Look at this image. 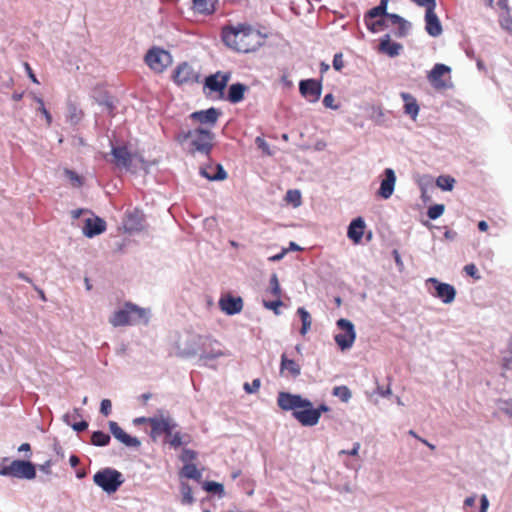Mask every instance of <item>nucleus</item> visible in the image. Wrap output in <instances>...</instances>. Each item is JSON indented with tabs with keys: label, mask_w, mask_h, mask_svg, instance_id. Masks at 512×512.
Returning <instances> with one entry per match:
<instances>
[{
	"label": "nucleus",
	"mask_w": 512,
	"mask_h": 512,
	"mask_svg": "<svg viewBox=\"0 0 512 512\" xmlns=\"http://www.w3.org/2000/svg\"><path fill=\"white\" fill-rule=\"evenodd\" d=\"M389 0H380V4L367 12L365 24L371 32L391 30V32H406L411 24L397 14L386 12Z\"/></svg>",
	"instance_id": "1"
},
{
	"label": "nucleus",
	"mask_w": 512,
	"mask_h": 512,
	"mask_svg": "<svg viewBox=\"0 0 512 512\" xmlns=\"http://www.w3.org/2000/svg\"><path fill=\"white\" fill-rule=\"evenodd\" d=\"M224 44L239 53H250L261 47L267 34H221Z\"/></svg>",
	"instance_id": "2"
},
{
	"label": "nucleus",
	"mask_w": 512,
	"mask_h": 512,
	"mask_svg": "<svg viewBox=\"0 0 512 512\" xmlns=\"http://www.w3.org/2000/svg\"><path fill=\"white\" fill-rule=\"evenodd\" d=\"M141 321L147 323L146 311L130 302L116 310L109 319L110 324L114 327L135 325Z\"/></svg>",
	"instance_id": "3"
},
{
	"label": "nucleus",
	"mask_w": 512,
	"mask_h": 512,
	"mask_svg": "<svg viewBox=\"0 0 512 512\" xmlns=\"http://www.w3.org/2000/svg\"><path fill=\"white\" fill-rule=\"evenodd\" d=\"M93 482L107 494H113L123 484L124 478L118 470L107 467L94 474Z\"/></svg>",
	"instance_id": "4"
},
{
	"label": "nucleus",
	"mask_w": 512,
	"mask_h": 512,
	"mask_svg": "<svg viewBox=\"0 0 512 512\" xmlns=\"http://www.w3.org/2000/svg\"><path fill=\"white\" fill-rule=\"evenodd\" d=\"M0 475L31 480L36 477V469L32 462L13 460L9 465L0 467Z\"/></svg>",
	"instance_id": "5"
},
{
	"label": "nucleus",
	"mask_w": 512,
	"mask_h": 512,
	"mask_svg": "<svg viewBox=\"0 0 512 512\" xmlns=\"http://www.w3.org/2000/svg\"><path fill=\"white\" fill-rule=\"evenodd\" d=\"M147 423L151 426V437L157 439L160 435L165 434L166 437L172 435V431L178 427L176 421L169 415L159 413L147 419Z\"/></svg>",
	"instance_id": "6"
},
{
	"label": "nucleus",
	"mask_w": 512,
	"mask_h": 512,
	"mask_svg": "<svg viewBox=\"0 0 512 512\" xmlns=\"http://www.w3.org/2000/svg\"><path fill=\"white\" fill-rule=\"evenodd\" d=\"M144 59L147 66L155 73H162L172 63L170 53L159 47L150 48Z\"/></svg>",
	"instance_id": "7"
},
{
	"label": "nucleus",
	"mask_w": 512,
	"mask_h": 512,
	"mask_svg": "<svg viewBox=\"0 0 512 512\" xmlns=\"http://www.w3.org/2000/svg\"><path fill=\"white\" fill-rule=\"evenodd\" d=\"M336 325L341 332L334 336L335 342L342 351L350 349L356 339L354 324L348 319L341 318Z\"/></svg>",
	"instance_id": "8"
},
{
	"label": "nucleus",
	"mask_w": 512,
	"mask_h": 512,
	"mask_svg": "<svg viewBox=\"0 0 512 512\" xmlns=\"http://www.w3.org/2000/svg\"><path fill=\"white\" fill-rule=\"evenodd\" d=\"M228 356V353L222 348L221 343L211 336H204L202 347L199 353V360L208 365L210 361L220 357Z\"/></svg>",
	"instance_id": "9"
},
{
	"label": "nucleus",
	"mask_w": 512,
	"mask_h": 512,
	"mask_svg": "<svg viewBox=\"0 0 512 512\" xmlns=\"http://www.w3.org/2000/svg\"><path fill=\"white\" fill-rule=\"evenodd\" d=\"M204 336L187 333L183 341L176 345V353L180 357H193L200 353Z\"/></svg>",
	"instance_id": "10"
},
{
	"label": "nucleus",
	"mask_w": 512,
	"mask_h": 512,
	"mask_svg": "<svg viewBox=\"0 0 512 512\" xmlns=\"http://www.w3.org/2000/svg\"><path fill=\"white\" fill-rule=\"evenodd\" d=\"M213 134L206 129L197 128L192 130L191 147L194 152L209 154L212 149Z\"/></svg>",
	"instance_id": "11"
},
{
	"label": "nucleus",
	"mask_w": 512,
	"mask_h": 512,
	"mask_svg": "<svg viewBox=\"0 0 512 512\" xmlns=\"http://www.w3.org/2000/svg\"><path fill=\"white\" fill-rule=\"evenodd\" d=\"M278 406L285 411H298L302 406H311V401L298 394L279 392L277 397Z\"/></svg>",
	"instance_id": "12"
},
{
	"label": "nucleus",
	"mask_w": 512,
	"mask_h": 512,
	"mask_svg": "<svg viewBox=\"0 0 512 512\" xmlns=\"http://www.w3.org/2000/svg\"><path fill=\"white\" fill-rule=\"evenodd\" d=\"M426 283L434 285L435 293L433 296L439 298L444 304H450L455 300L456 289L453 285L440 282L437 278H428Z\"/></svg>",
	"instance_id": "13"
},
{
	"label": "nucleus",
	"mask_w": 512,
	"mask_h": 512,
	"mask_svg": "<svg viewBox=\"0 0 512 512\" xmlns=\"http://www.w3.org/2000/svg\"><path fill=\"white\" fill-rule=\"evenodd\" d=\"M299 91L309 102L315 103L320 99L322 84L314 79L301 80L299 83Z\"/></svg>",
	"instance_id": "14"
},
{
	"label": "nucleus",
	"mask_w": 512,
	"mask_h": 512,
	"mask_svg": "<svg viewBox=\"0 0 512 512\" xmlns=\"http://www.w3.org/2000/svg\"><path fill=\"white\" fill-rule=\"evenodd\" d=\"M173 79L178 85L192 84L198 82L199 75L191 65L183 62L175 69Z\"/></svg>",
	"instance_id": "15"
},
{
	"label": "nucleus",
	"mask_w": 512,
	"mask_h": 512,
	"mask_svg": "<svg viewBox=\"0 0 512 512\" xmlns=\"http://www.w3.org/2000/svg\"><path fill=\"white\" fill-rule=\"evenodd\" d=\"M293 416L303 426H314L319 422L320 409L313 408L312 404L311 406H302L298 411L293 412Z\"/></svg>",
	"instance_id": "16"
},
{
	"label": "nucleus",
	"mask_w": 512,
	"mask_h": 512,
	"mask_svg": "<svg viewBox=\"0 0 512 512\" xmlns=\"http://www.w3.org/2000/svg\"><path fill=\"white\" fill-rule=\"evenodd\" d=\"M230 78H231V73H229V72L222 73V72L218 71L217 73L206 77L204 86H205V88H208L212 92H219L222 96L223 91L226 88Z\"/></svg>",
	"instance_id": "17"
},
{
	"label": "nucleus",
	"mask_w": 512,
	"mask_h": 512,
	"mask_svg": "<svg viewBox=\"0 0 512 512\" xmlns=\"http://www.w3.org/2000/svg\"><path fill=\"white\" fill-rule=\"evenodd\" d=\"M111 434L126 447L138 448L141 442L138 438L128 435L115 421L109 422Z\"/></svg>",
	"instance_id": "18"
},
{
	"label": "nucleus",
	"mask_w": 512,
	"mask_h": 512,
	"mask_svg": "<svg viewBox=\"0 0 512 512\" xmlns=\"http://www.w3.org/2000/svg\"><path fill=\"white\" fill-rule=\"evenodd\" d=\"M384 176L385 178L381 181L377 194L383 199H389L395 189L396 175L393 169L386 168L384 170Z\"/></svg>",
	"instance_id": "19"
},
{
	"label": "nucleus",
	"mask_w": 512,
	"mask_h": 512,
	"mask_svg": "<svg viewBox=\"0 0 512 512\" xmlns=\"http://www.w3.org/2000/svg\"><path fill=\"white\" fill-rule=\"evenodd\" d=\"M106 230V222L100 217H89L85 219L82 228L83 234L88 238H93Z\"/></svg>",
	"instance_id": "20"
},
{
	"label": "nucleus",
	"mask_w": 512,
	"mask_h": 512,
	"mask_svg": "<svg viewBox=\"0 0 512 512\" xmlns=\"http://www.w3.org/2000/svg\"><path fill=\"white\" fill-rule=\"evenodd\" d=\"M450 72V68L444 64H436L428 75V80L435 89H444L448 84L442 77Z\"/></svg>",
	"instance_id": "21"
},
{
	"label": "nucleus",
	"mask_w": 512,
	"mask_h": 512,
	"mask_svg": "<svg viewBox=\"0 0 512 512\" xmlns=\"http://www.w3.org/2000/svg\"><path fill=\"white\" fill-rule=\"evenodd\" d=\"M220 309L227 315H235L242 311L243 301L241 297L226 296L219 300Z\"/></svg>",
	"instance_id": "22"
},
{
	"label": "nucleus",
	"mask_w": 512,
	"mask_h": 512,
	"mask_svg": "<svg viewBox=\"0 0 512 512\" xmlns=\"http://www.w3.org/2000/svg\"><path fill=\"white\" fill-rule=\"evenodd\" d=\"M111 155L113 163L118 167L129 168L132 164V155L126 146H113Z\"/></svg>",
	"instance_id": "23"
},
{
	"label": "nucleus",
	"mask_w": 512,
	"mask_h": 512,
	"mask_svg": "<svg viewBox=\"0 0 512 512\" xmlns=\"http://www.w3.org/2000/svg\"><path fill=\"white\" fill-rule=\"evenodd\" d=\"M220 115L221 112L218 109L211 107L207 110L195 111L190 115V117L202 124L214 126Z\"/></svg>",
	"instance_id": "24"
},
{
	"label": "nucleus",
	"mask_w": 512,
	"mask_h": 512,
	"mask_svg": "<svg viewBox=\"0 0 512 512\" xmlns=\"http://www.w3.org/2000/svg\"><path fill=\"white\" fill-rule=\"evenodd\" d=\"M366 224L362 217L353 219L347 230V237L352 240L355 244L360 243L364 235Z\"/></svg>",
	"instance_id": "25"
},
{
	"label": "nucleus",
	"mask_w": 512,
	"mask_h": 512,
	"mask_svg": "<svg viewBox=\"0 0 512 512\" xmlns=\"http://www.w3.org/2000/svg\"><path fill=\"white\" fill-rule=\"evenodd\" d=\"M402 50L403 46L400 43L392 41L389 38V34H386L379 44V51L391 58L400 55Z\"/></svg>",
	"instance_id": "26"
},
{
	"label": "nucleus",
	"mask_w": 512,
	"mask_h": 512,
	"mask_svg": "<svg viewBox=\"0 0 512 512\" xmlns=\"http://www.w3.org/2000/svg\"><path fill=\"white\" fill-rule=\"evenodd\" d=\"M200 174L211 181H222L227 178V173L221 164L202 167L200 169Z\"/></svg>",
	"instance_id": "27"
},
{
	"label": "nucleus",
	"mask_w": 512,
	"mask_h": 512,
	"mask_svg": "<svg viewBox=\"0 0 512 512\" xmlns=\"http://www.w3.org/2000/svg\"><path fill=\"white\" fill-rule=\"evenodd\" d=\"M285 372L292 378H297L301 374V366L293 359H289L286 353H283L281 355L280 373L284 375Z\"/></svg>",
	"instance_id": "28"
},
{
	"label": "nucleus",
	"mask_w": 512,
	"mask_h": 512,
	"mask_svg": "<svg viewBox=\"0 0 512 512\" xmlns=\"http://www.w3.org/2000/svg\"><path fill=\"white\" fill-rule=\"evenodd\" d=\"M400 96L404 101V112L407 115H409L413 120H416L420 108L415 97L407 92H402Z\"/></svg>",
	"instance_id": "29"
},
{
	"label": "nucleus",
	"mask_w": 512,
	"mask_h": 512,
	"mask_svg": "<svg viewBox=\"0 0 512 512\" xmlns=\"http://www.w3.org/2000/svg\"><path fill=\"white\" fill-rule=\"evenodd\" d=\"M248 87L242 83H234L230 85L227 100L232 104H237L244 99V94Z\"/></svg>",
	"instance_id": "30"
},
{
	"label": "nucleus",
	"mask_w": 512,
	"mask_h": 512,
	"mask_svg": "<svg viewBox=\"0 0 512 512\" xmlns=\"http://www.w3.org/2000/svg\"><path fill=\"white\" fill-rule=\"evenodd\" d=\"M218 0H192L193 10L199 14L211 15L216 10Z\"/></svg>",
	"instance_id": "31"
},
{
	"label": "nucleus",
	"mask_w": 512,
	"mask_h": 512,
	"mask_svg": "<svg viewBox=\"0 0 512 512\" xmlns=\"http://www.w3.org/2000/svg\"><path fill=\"white\" fill-rule=\"evenodd\" d=\"M425 29L426 32H441L442 27L440 21L434 12V8L426 9L425 13Z\"/></svg>",
	"instance_id": "32"
},
{
	"label": "nucleus",
	"mask_w": 512,
	"mask_h": 512,
	"mask_svg": "<svg viewBox=\"0 0 512 512\" xmlns=\"http://www.w3.org/2000/svg\"><path fill=\"white\" fill-rule=\"evenodd\" d=\"M77 417H80V413H79V409L75 408L73 410L72 414L67 413L63 416V421L67 425L71 426L73 428V430H75L77 432H82L88 428V423L84 420L80 421V422L72 423L71 419H76Z\"/></svg>",
	"instance_id": "33"
},
{
	"label": "nucleus",
	"mask_w": 512,
	"mask_h": 512,
	"mask_svg": "<svg viewBox=\"0 0 512 512\" xmlns=\"http://www.w3.org/2000/svg\"><path fill=\"white\" fill-rule=\"evenodd\" d=\"M297 314L299 315L301 322H302L300 334L304 336L307 334V332L311 328L312 318H311L310 313L304 307H299L297 310Z\"/></svg>",
	"instance_id": "34"
},
{
	"label": "nucleus",
	"mask_w": 512,
	"mask_h": 512,
	"mask_svg": "<svg viewBox=\"0 0 512 512\" xmlns=\"http://www.w3.org/2000/svg\"><path fill=\"white\" fill-rule=\"evenodd\" d=\"M181 475L188 479L200 480L202 473L197 469L195 464H185L181 470Z\"/></svg>",
	"instance_id": "35"
},
{
	"label": "nucleus",
	"mask_w": 512,
	"mask_h": 512,
	"mask_svg": "<svg viewBox=\"0 0 512 512\" xmlns=\"http://www.w3.org/2000/svg\"><path fill=\"white\" fill-rule=\"evenodd\" d=\"M165 443L169 444V446L174 449H177L182 445H187V441H185V436H183V434L178 431H172V435L166 437Z\"/></svg>",
	"instance_id": "36"
},
{
	"label": "nucleus",
	"mask_w": 512,
	"mask_h": 512,
	"mask_svg": "<svg viewBox=\"0 0 512 512\" xmlns=\"http://www.w3.org/2000/svg\"><path fill=\"white\" fill-rule=\"evenodd\" d=\"M456 180L449 175H441L436 179V185L443 191H452Z\"/></svg>",
	"instance_id": "37"
},
{
	"label": "nucleus",
	"mask_w": 512,
	"mask_h": 512,
	"mask_svg": "<svg viewBox=\"0 0 512 512\" xmlns=\"http://www.w3.org/2000/svg\"><path fill=\"white\" fill-rule=\"evenodd\" d=\"M259 32L253 26L247 23H239L237 26L225 25L222 27L221 32Z\"/></svg>",
	"instance_id": "38"
},
{
	"label": "nucleus",
	"mask_w": 512,
	"mask_h": 512,
	"mask_svg": "<svg viewBox=\"0 0 512 512\" xmlns=\"http://www.w3.org/2000/svg\"><path fill=\"white\" fill-rule=\"evenodd\" d=\"M83 117V113L80 109L77 108L75 104L70 103L68 105V114H67V120L73 124H78Z\"/></svg>",
	"instance_id": "39"
},
{
	"label": "nucleus",
	"mask_w": 512,
	"mask_h": 512,
	"mask_svg": "<svg viewBox=\"0 0 512 512\" xmlns=\"http://www.w3.org/2000/svg\"><path fill=\"white\" fill-rule=\"evenodd\" d=\"M110 436L102 431H95L91 436V443L98 447L107 446L110 442Z\"/></svg>",
	"instance_id": "40"
},
{
	"label": "nucleus",
	"mask_w": 512,
	"mask_h": 512,
	"mask_svg": "<svg viewBox=\"0 0 512 512\" xmlns=\"http://www.w3.org/2000/svg\"><path fill=\"white\" fill-rule=\"evenodd\" d=\"M332 394L345 403H347L352 397L350 389L345 385L334 387Z\"/></svg>",
	"instance_id": "41"
},
{
	"label": "nucleus",
	"mask_w": 512,
	"mask_h": 512,
	"mask_svg": "<svg viewBox=\"0 0 512 512\" xmlns=\"http://www.w3.org/2000/svg\"><path fill=\"white\" fill-rule=\"evenodd\" d=\"M181 494H182V503L185 505H191L194 502V498L192 495V488L187 483H181Z\"/></svg>",
	"instance_id": "42"
},
{
	"label": "nucleus",
	"mask_w": 512,
	"mask_h": 512,
	"mask_svg": "<svg viewBox=\"0 0 512 512\" xmlns=\"http://www.w3.org/2000/svg\"><path fill=\"white\" fill-rule=\"evenodd\" d=\"M500 11V14H499V18H500V24L502 26L503 29L507 30V31H511L512 30V18L509 14V7L507 6V11H503V10H499Z\"/></svg>",
	"instance_id": "43"
},
{
	"label": "nucleus",
	"mask_w": 512,
	"mask_h": 512,
	"mask_svg": "<svg viewBox=\"0 0 512 512\" xmlns=\"http://www.w3.org/2000/svg\"><path fill=\"white\" fill-rule=\"evenodd\" d=\"M270 291L276 298H281V287L276 274H272L269 280Z\"/></svg>",
	"instance_id": "44"
},
{
	"label": "nucleus",
	"mask_w": 512,
	"mask_h": 512,
	"mask_svg": "<svg viewBox=\"0 0 512 512\" xmlns=\"http://www.w3.org/2000/svg\"><path fill=\"white\" fill-rule=\"evenodd\" d=\"M497 404L501 412L512 417V399H499Z\"/></svg>",
	"instance_id": "45"
},
{
	"label": "nucleus",
	"mask_w": 512,
	"mask_h": 512,
	"mask_svg": "<svg viewBox=\"0 0 512 512\" xmlns=\"http://www.w3.org/2000/svg\"><path fill=\"white\" fill-rule=\"evenodd\" d=\"M444 212V205L435 204L428 208L427 215L430 219L435 220L439 218Z\"/></svg>",
	"instance_id": "46"
},
{
	"label": "nucleus",
	"mask_w": 512,
	"mask_h": 512,
	"mask_svg": "<svg viewBox=\"0 0 512 512\" xmlns=\"http://www.w3.org/2000/svg\"><path fill=\"white\" fill-rule=\"evenodd\" d=\"M197 458V452L192 449L185 448L182 450L180 460L185 464H191Z\"/></svg>",
	"instance_id": "47"
},
{
	"label": "nucleus",
	"mask_w": 512,
	"mask_h": 512,
	"mask_svg": "<svg viewBox=\"0 0 512 512\" xmlns=\"http://www.w3.org/2000/svg\"><path fill=\"white\" fill-rule=\"evenodd\" d=\"M203 488L207 492H212V493L222 494L224 492L223 485L220 483L214 482V481L205 482Z\"/></svg>",
	"instance_id": "48"
},
{
	"label": "nucleus",
	"mask_w": 512,
	"mask_h": 512,
	"mask_svg": "<svg viewBox=\"0 0 512 512\" xmlns=\"http://www.w3.org/2000/svg\"><path fill=\"white\" fill-rule=\"evenodd\" d=\"M286 200L298 207L301 204V194L298 190H289L286 194Z\"/></svg>",
	"instance_id": "49"
},
{
	"label": "nucleus",
	"mask_w": 512,
	"mask_h": 512,
	"mask_svg": "<svg viewBox=\"0 0 512 512\" xmlns=\"http://www.w3.org/2000/svg\"><path fill=\"white\" fill-rule=\"evenodd\" d=\"M283 302L280 298H276L274 301H263V305L265 308L269 310H273L276 315L280 314L279 307L282 306Z\"/></svg>",
	"instance_id": "50"
},
{
	"label": "nucleus",
	"mask_w": 512,
	"mask_h": 512,
	"mask_svg": "<svg viewBox=\"0 0 512 512\" xmlns=\"http://www.w3.org/2000/svg\"><path fill=\"white\" fill-rule=\"evenodd\" d=\"M260 385H261V381H260V379L257 378V379H254L251 384L247 383V382L244 383L243 388H244L245 392H247L248 394H252V393H256L259 390Z\"/></svg>",
	"instance_id": "51"
},
{
	"label": "nucleus",
	"mask_w": 512,
	"mask_h": 512,
	"mask_svg": "<svg viewBox=\"0 0 512 512\" xmlns=\"http://www.w3.org/2000/svg\"><path fill=\"white\" fill-rule=\"evenodd\" d=\"M323 105L326 107V108H330L332 110H338L339 109V105L338 104H335V98L333 96V94L329 93V94H326L323 98Z\"/></svg>",
	"instance_id": "52"
},
{
	"label": "nucleus",
	"mask_w": 512,
	"mask_h": 512,
	"mask_svg": "<svg viewBox=\"0 0 512 512\" xmlns=\"http://www.w3.org/2000/svg\"><path fill=\"white\" fill-rule=\"evenodd\" d=\"M37 103L39 104V111L45 117L47 124L50 125L52 122V116L49 111L45 108L44 101L41 98H36Z\"/></svg>",
	"instance_id": "53"
},
{
	"label": "nucleus",
	"mask_w": 512,
	"mask_h": 512,
	"mask_svg": "<svg viewBox=\"0 0 512 512\" xmlns=\"http://www.w3.org/2000/svg\"><path fill=\"white\" fill-rule=\"evenodd\" d=\"M111 410H112V404H111V401H110L109 399H103V400L101 401V405H100V412H101L104 416H108V415H110Z\"/></svg>",
	"instance_id": "54"
},
{
	"label": "nucleus",
	"mask_w": 512,
	"mask_h": 512,
	"mask_svg": "<svg viewBox=\"0 0 512 512\" xmlns=\"http://www.w3.org/2000/svg\"><path fill=\"white\" fill-rule=\"evenodd\" d=\"M384 112L380 107L373 109L372 119L376 124H383Z\"/></svg>",
	"instance_id": "55"
},
{
	"label": "nucleus",
	"mask_w": 512,
	"mask_h": 512,
	"mask_svg": "<svg viewBox=\"0 0 512 512\" xmlns=\"http://www.w3.org/2000/svg\"><path fill=\"white\" fill-rule=\"evenodd\" d=\"M344 67L342 53H336L333 57V68L340 71Z\"/></svg>",
	"instance_id": "56"
},
{
	"label": "nucleus",
	"mask_w": 512,
	"mask_h": 512,
	"mask_svg": "<svg viewBox=\"0 0 512 512\" xmlns=\"http://www.w3.org/2000/svg\"><path fill=\"white\" fill-rule=\"evenodd\" d=\"M464 271L467 275L475 278V279H479L480 276L478 274V269L477 267L474 265V264H467L465 267H464Z\"/></svg>",
	"instance_id": "57"
},
{
	"label": "nucleus",
	"mask_w": 512,
	"mask_h": 512,
	"mask_svg": "<svg viewBox=\"0 0 512 512\" xmlns=\"http://www.w3.org/2000/svg\"><path fill=\"white\" fill-rule=\"evenodd\" d=\"M359 449H360V443L355 442L353 444L352 449L339 451V456H341V455L357 456L359 453Z\"/></svg>",
	"instance_id": "58"
},
{
	"label": "nucleus",
	"mask_w": 512,
	"mask_h": 512,
	"mask_svg": "<svg viewBox=\"0 0 512 512\" xmlns=\"http://www.w3.org/2000/svg\"><path fill=\"white\" fill-rule=\"evenodd\" d=\"M65 174L73 182L74 185H76V186L82 185V180H81L80 176L77 175L74 171L65 170Z\"/></svg>",
	"instance_id": "59"
},
{
	"label": "nucleus",
	"mask_w": 512,
	"mask_h": 512,
	"mask_svg": "<svg viewBox=\"0 0 512 512\" xmlns=\"http://www.w3.org/2000/svg\"><path fill=\"white\" fill-rule=\"evenodd\" d=\"M475 502H476V495H471V496L467 497L464 500V506H463L464 511L465 512H476L473 509L468 510V508H472L475 505Z\"/></svg>",
	"instance_id": "60"
},
{
	"label": "nucleus",
	"mask_w": 512,
	"mask_h": 512,
	"mask_svg": "<svg viewBox=\"0 0 512 512\" xmlns=\"http://www.w3.org/2000/svg\"><path fill=\"white\" fill-rule=\"evenodd\" d=\"M255 143L257 144L258 148L266 152L268 155L271 154L269 150V145L263 138L257 137Z\"/></svg>",
	"instance_id": "61"
},
{
	"label": "nucleus",
	"mask_w": 512,
	"mask_h": 512,
	"mask_svg": "<svg viewBox=\"0 0 512 512\" xmlns=\"http://www.w3.org/2000/svg\"><path fill=\"white\" fill-rule=\"evenodd\" d=\"M191 136H192V130H189L187 132H181L177 135L176 137V140L179 142V143H184L185 141L187 140H191Z\"/></svg>",
	"instance_id": "62"
},
{
	"label": "nucleus",
	"mask_w": 512,
	"mask_h": 512,
	"mask_svg": "<svg viewBox=\"0 0 512 512\" xmlns=\"http://www.w3.org/2000/svg\"><path fill=\"white\" fill-rule=\"evenodd\" d=\"M289 252V249H282L280 253L270 256L268 260L270 262H278L284 258V256Z\"/></svg>",
	"instance_id": "63"
},
{
	"label": "nucleus",
	"mask_w": 512,
	"mask_h": 512,
	"mask_svg": "<svg viewBox=\"0 0 512 512\" xmlns=\"http://www.w3.org/2000/svg\"><path fill=\"white\" fill-rule=\"evenodd\" d=\"M489 507V500L485 494H483L480 498V511L479 512H487Z\"/></svg>",
	"instance_id": "64"
}]
</instances>
